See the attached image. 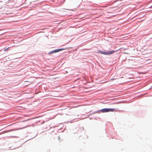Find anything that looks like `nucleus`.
Listing matches in <instances>:
<instances>
[{
	"label": "nucleus",
	"instance_id": "4",
	"mask_svg": "<svg viewBox=\"0 0 152 152\" xmlns=\"http://www.w3.org/2000/svg\"><path fill=\"white\" fill-rule=\"evenodd\" d=\"M9 48H6L5 49H4V51H6L8 50V49H9Z\"/></svg>",
	"mask_w": 152,
	"mask_h": 152
},
{
	"label": "nucleus",
	"instance_id": "2",
	"mask_svg": "<svg viewBox=\"0 0 152 152\" xmlns=\"http://www.w3.org/2000/svg\"><path fill=\"white\" fill-rule=\"evenodd\" d=\"M100 111L102 113L108 112H113L115 111L114 109L104 108L101 110Z\"/></svg>",
	"mask_w": 152,
	"mask_h": 152
},
{
	"label": "nucleus",
	"instance_id": "5",
	"mask_svg": "<svg viewBox=\"0 0 152 152\" xmlns=\"http://www.w3.org/2000/svg\"><path fill=\"white\" fill-rule=\"evenodd\" d=\"M115 80V79H114V78H112V79H111V81H113V80Z\"/></svg>",
	"mask_w": 152,
	"mask_h": 152
},
{
	"label": "nucleus",
	"instance_id": "3",
	"mask_svg": "<svg viewBox=\"0 0 152 152\" xmlns=\"http://www.w3.org/2000/svg\"><path fill=\"white\" fill-rule=\"evenodd\" d=\"M60 50H59V49L55 50H54L51 51L50 53V54H51V53H56V52H58Z\"/></svg>",
	"mask_w": 152,
	"mask_h": 152
},
{
	"label": "nucleus",
	"instance_id": "1",
	"mask_svg": "<svg viewBox=\"0 0 152 152\" xmlns=\"http://www.w3.org/2000/svg\"><path fill=\"white\" fill-rule=\"evenodd\" d=\"M118 50H112L111 51H108L107 52H105L104 51H102V50H99L98 51V52L100 53H101L102 54L106 55H110L111 54H113L115 52H116V51H117Z\"/></svg>",
	"mask_w": 152,
	"mask_h": 152
}]
</instances>
